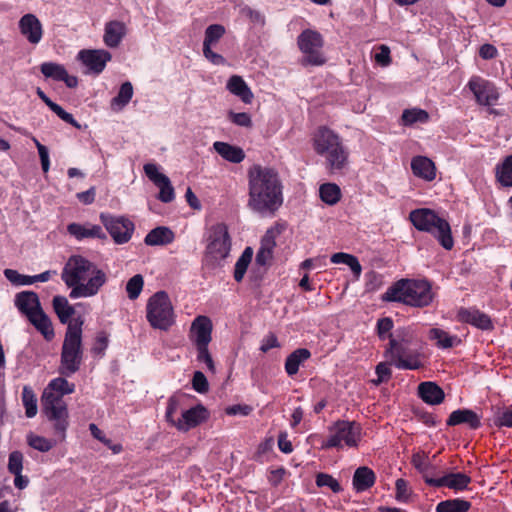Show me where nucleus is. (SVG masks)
Here are the masks:
<instances>
[{"label":"nucleus","mask_w":512,"mask_h":512,"mask_svg":"<svg viewBox=\"0 0 512 512\" xmlns=\"http://www.w3.org/2000/svg\"><path fill=\"white\" fill-rule=\"evenodd\" d=\"M53 309L62 324H69L71 317L75 313L74 307L69 304L64 296H55L53 298ZM74 319H72L73 321Z\"/></svg>","instance_id":"obj_36"},{"label":"nucleus","mask_w":512,"mask_h":512,"mask_svg":"<svg viewBox=\"0 0 512 512\" xmlns=\"http://www.w3.org/2000/svg\"><path fill=\"white\" fill-rule=\"evenodd\" d=\"M176 397H171L168 401L166 409V419L172 423L180 431H188L208 418V412L202 405H196L190 409L182 412L180 418H175V414L178 408Z\"/></svg>","instance_id":"obj_13"},{"label":"nucleus","mask_w":512,"mask_h":512,"mask_svg":"<svg viewBox=\"0 0 512 512\" xmlns=\"http://www.w3.org/2000/svg\"><path fill=\"white\" fill-rule=\"evenodd\" d=\"M331 262L334 264H345L347 265L352 273L354 274V277L358 280L360 278V275L362 273V266L357 259L352 254L344 253V252H338L334 253L331 258Z\"/></svg>","instance_id":"obj_37"},{"label":"nucleus","mask_w":512,"mask_h":512,"mask_svg":"<svg viewBox=\"0 0 512 512\" xmlns=\"http://www.w3.org/2000/svg\"><path fill=\"white\" fill-rule=\"evenodd\" d=\"M146 319L152 328L163 331L175 324L174 307L165 291H158L150 296L146 304Z\"/></svg>","instance_id":"obj_8"},{"label":"nucleus","mask_w":512,"mask_h":512,"mask_svg":"<svg viewBox=\"0 0 512 512\" xmlns=\"http://www.w3.org/2000/svg\"><path fill=\"white\" fill-rule=\"evenodd\" d=\"M434 294L427 280L401 279L387 289L384 299L401 302L414 307H425L431 304Z\"/></svg>","instance_id":"obj_4"},{"label":"nucleus","mask_w":512,"mask_h":512,"mask_svg":"<svg viewBox=\"0 0 512 512\" xmlns=\"http://www.w3.org/2000/svg\"><path fill=\"white\" fill-rule=\"evenodd\" d=\"M297 45L303 54L304 65L320 66L325 63L326 58L322 51L324 39L319 32L311 29L302 31L297 38Z\"/></svg>","instance_id":"obj_12"},{"label":"nucleus","mask_w":512,"mask_h":512,"mask_svg":"<svg viewBox=\"0 0 512 512\" xmlns=\"http://www.w3.org/2000/svg\"><path fill=\"white\" fill-rule=\"evenodd\" d=\"M212 330L211 319L207 316L199 315L191 323L189 338L196 347L197 360L204 363L210 372L215 373V365L208 350L209 343L212 340Z\"/></svg>","instance_id":"obj_9"},{"label":"nucleus","mask_w":512,"mask_h":512,"mask_svg":"<svg viewBox=\"0 0 512 512\" xmlns=\"http://www.w3.org/2000/svg\"><path fill=\"white\" fill-rule=\"evenodd\" d=\"M314 152L324 159L325 169L331 173H341L349 165V150L342 138L332 129L321 126L311 136Z\"/></svg>","instance_id":"obj_3"},{"label":"nucleus","mask_w":512,"mask_h":512,"mask_svg":"<svg viewBox=\"0 0 512 512\" xmlns=\"http://www.w3.org/2000/svg\"><path fill=\"white\" fill-rule=\"evenodd\" d=\"M390 364L387 362H381L376 366V374L378 376V379L375 382V384H380L384 381H387L391 376V369Z\"/></svg>","instance_id":"obj_62"},{"label":"nucleus","mask_w":512,"mask_h":512,"mask_svg":"<svg viewBox=\"0 0 512 512\" xmlns=\"http://www.w3.org/2000/svg\"><path fill=\"white\" fill-rule=\"evenodd\" d=\"M226 88L230 93L239 97L245 104H250L253 100V93L241 76H231L227 81Z\"/></svg>","instance_id":"obj_30"},{"label":"nucleus","mask_w":512,"mask_h":512,"mask_svg":"<svg viewBox=\"0 0 512 512\" xmlns=\"http://www.w3.org/2000/svg\"><path fill=\"white\" fill-rule=\"evenodd\" d=\"M386 358L399 369L416 370L422 366L419 354L403 347L395 339L389 341V347L385 351Z\"/></svg>","instance_id":"obj_15"},{"label":"nucleus","mask_w":512,"mask_h":512,"mask_svg":"<svg viewBox=\"0 0 512 512\" xmlns=\"http://www.w3.org/2000/svg\"><path fill=\"white\" fill-rule=\"evenodd\" d=\"M470 502L463 499L445 500L436 506V512H467L470 509Z\"/></svg>","instance_id":"obj_44"},{"label":"nucleus","mask_w":512,"mask_h":512,"mask_svg":"<svg viewBox=\"0 0 512 512\" xmlns=\"http://www.w3.org/2000/svg\"><path fill=\"white\" fill-rule=\"evenodd\" d=\"M205 259L216 265L228 257L231 250V237L224 223L210 226L205 233Z\"/></svg>","instance_id":"obj_11"},{"label":"nucleus","mask_w":512,"mask_h":512,"mask_svg":"<svg viewBox=\"0 0 512 512\" xmlns=\"http://www.w3.org/2000/svg\"><path fill=\"white\" fill-rule=\"evenodd\" d=\"M4 276L14 285L22 286V285H31L33 284V280L31 276L22 275L18 271L13 269H5Z\"/></svg>","instance_id":"obj_52"},{"label":"nucleus","mask_w":512,"mask_h":512,"mask_svg":"<svg viewBox=\"0 0 512 512\" xmlns=\"http://www.w3.org/2000/svg\"><path fill=\"white\" fill-rule=\"evenodd\" d=\"M375 482L376 475L374 471L367 466L357 468L352 478V486L357 493L367 491Z\"/></svg>","instance_id":"obj_27"},{"label":"nucleus","mask_w":512,"mask_h":512,"mask_svg":"<svg viewBox=\"0 0 512 512\" xmlns=\"http://www.w3.org/2000/svg\"><path fill=\"white\" fill-rule=\"evenodd\" d=\"M108 346V336L105 332H99L96 336L92 353L95 355H102Z\"/></svg>","instance_id":"obj_61"},{"label":"nucleus","mask_w":512,"mask_h":512,"mask_svg":"<svg viewBox=\"0 0 512 512\" xmlns=\"http://www.w3.org/2000/svg\"><path fill=\"white\" fill-rule=\"evenodd\" d=\"M192 387L198 393H205L209 389L208 381L201 371H196L192 378Z\"/></svg>","instance_id":"obj_59"},{"label":"nucleus","mask_w":512,"mask_h":512,"mask_svg":"<svg viewBox=\"0 0 512 512\" xmlns=\"http://www.w3.org/2000/svg\"><path fill=\"white\" fill-rule=\"evenodd\" d=\"M126 25L121 21H110L104 28L103 41L107 47L116 48L126 35Z\"/></svg>","instance_id":"obj_25"},{"label":"nucleus","mask_w":512,"mask_h":512,"mask_svg":"<svg viewBox=\"0 0 512 512\" xmlns=\"http://www.w3.org/2000/svg\"><path fill=\"white\" fill-rule=\"evenodd\" d=\"M61 277L70 289L71 299L93 297L107 281L106 273L81 255H73L68 259Z\"/></svg>","instance_id":"obj_2"},{"label":"nucleus","mask_w":512,"mask_h":512,"mask_svg":"<svg viewBox=\"0 0 512 512\" xmlns=\"http://www.w3.org/2000/svg\"><path fill=\"white\" fill-rule=\"evenodd\" d=\"M143 286H144V279H143L142 275L136 274L132 278H130L128 280V282L126 283V292H127L128 298L130 300L137 299L143 290Z\"/></svg>","instance_id":"obj_49"},{"label":"nucleus","mask_w":512,"mask_h":512,"mask_svg":"<svg viewBox=\"0 0 512 512\" xmlns=\"http://www.w3.org/2000/svg\"><path fill=\"white\" fill-rule=\"evenodd\" d=\"M411 170L413 174L427 182L436 178L435 163L426 156H415L411 160Z\"/></svg>","instance_id":"obj_23"},{"label":"nucleus","mask_w":512,"mask_h":512,"mask_svg":"<svg viewBox=\"0 0 512 512\" xmlns=\"http://www.w3.org/2000/svg\"><path fill=\"white\" fill-rule=\"evenodd\" d=\"M395 499L400 503H408L412 495V490L406 480L400 478L395 482Z\"/></svg>","instance_id":"obj_50"},{"label":"nucleus","mask_w":512,"mask_h":512,"mask_svg":"<svg viewBox=\"0 0 512 512\" xmlns=\"http://www.w3.org/2000/svg\"><path fill=\"white\" fill-rule=\"evenodd\" d=\"M84 320L81 316L74 318L66 329L59 366V373L71 376L79 371L83 359L82 326Z\"/></svg>","instance_id":"obj_5"},{"label":"nucleus","mask_w":512,"mask_h":512,"mask_svg":"<svg viewBox=\"0 0 512 512\" xmlns=\"http://www.w3.org/2000/svg\"><path fill=\"white\" fill-rule=\"evenodd\" d=\"M316 485L318 487H328L334 493L342 491L340 483L330 474L318 473L316 475Z\"/></svg>","instance_id":"obj_51"},{"label":"nucleus","mask_w":512,"mask_h":512,"mask_svg":"<svg viewBox=\"0 0 512 512\" xmlns=\"http://www.w3.org/2000/svg\"><path fill=\"white\" fill-rule=\"evenodd\" d=\"M319 196L325 204L333 206L341 199L340 187L335 183H324L319 188Z\"/></svg>","instance_id":"obj_39"},{"label":"nucleus","mask_w":512,"mask_h":512,"mask_svg":"<svg viewBox=\"0 0 512 512\" xmlns=\"http://www.w3.org/2000/svg\"><path fill=\"white\" fill-rule=\"evenodd\" d=\"M75 391V385L68 382L63 377L52 379L44 389L42 396L63 398L64 395L72 394Z\"/></svg>","instance_id":"obj_31"},{"label":"nucleus","mask_w":512,"mask_h":512,"mask_svg":"<svg viewBox=\"0 0 512 512\" xmlns=\"http://www.w3.org/2000/svg\"><path fill=\"white\" fill-rule=\"evenodd\" d=\"M174 240V233L167 227H157L145 237V244L150 246L169 244Z\"/></svg>","instance_id":"obj_35"},{"label":"nucleus","mask_w":512,"mask_h":512,"mask_svg":"<svg viewBox=\"0 0 512 512\" xmlns=\"http://www.w3.org/2000/svg\"><path fill=\"white\" fill-rule=\"evenodd\" d=\"M471 478L464 473H450L437 477L435 481H428L429 486L433 487H448L454 490H464L467 488Z\"/></svg>","instance_id":"obj_24"},{"label":"nucleus","mask_w":512,"mask_h":512,"mask_svg":"<svg viewBox=\"0 0 512 512\" xmlns=\"http://www.w3.org/2000/svg\"><path fill=\"white\" fill-rule=\"evenodd\" d=\"M467 87L473 93L479 105L493 106L499 99V92L496 86L482 77H471L467 83Z\"/></svg>","instance_id":"obj_16"},{"label":"nucleus","mask_w":512,"mask_h":512,"mask_svg":"<svg viewBox=\"0 0 512 512\" xmlns=\"http://www.w3.org/2000/svg\"><path fill=\"white\" fill-rule=\"evenodd\" d=\"M418 393L420 398L430 405L442 403L445 397L442 388L434 382H422L418 386Z\"/></svg>","instance_id":"obj_28"},{"label":"nucleus","mask_w":512,"mask_h":512,"mask_svg":"<svg viewBox=\"0 0 512 512\" xmlns=\"http://www.w3.org/2000/svg\"><path fill=\"white\" fill-rule=\"evenodd\" d=\"M22 404L25 408V415L27 418H33L37 415L38 405H37V397L33 389L25 385L22 389Z\"/></svg>","instance_id":"obj_40"},{"label":"nucleus","mask_w":512,"mask_h":512,"mask_svg":"<svg viewBox=\"0 0 512 512\" xmlns=\"http://www.w3.org/2000/svg\"><path fill=\"white\" fill-rule=\"evenodd\" d=\"M328 432L327 439L321 444L323 449L357 448L362 439V428L355 421H337Z\"/></svg>","instance_id":"obj_10"},{"label":"nucleus","mask_w":512,"mask_h":512,"mask_svg":"<svg viewBox=\"0 0 512 512\" xmlns=\"http://www.w3.org/2000/svg\"><path fill=\"white\" fill-rule=\"evenodd\" d=\"M68 233L77 240L86 238H105V234L99 225L70 223L67 226Z\"/></svg>","instance_id":"obj_26"},{"label":"nucleus","mask_w":512,"mask_h":512,"mask_svg":"<svg viewBox=\"0 0 512 512\" xmlns=\"http://www.w3.org/2000/svg\"><path fill=\"white\" fill-rule=\"evenodd\" d=\"M41 72L47 78L63 81L69 88H74L78 84L77 77L69 75L61 64L45 62L41 65Z\"/></svg>","instance_id":"obj_22"},{"label":"nucleus","mask_w":512,"mask_h":512,"mask_svg":"<svg viewBox=\"0 0 512 512\" xmlns=\"http://www.w3.org/2000/svg\"><path fill=\"white\" fill-rule=\"evenodd\" d=\"M50 109L63 121L76 128H80L79 123L74 119L73 115L66 112L60 105H50Z\"/></svg>","instance_id":"obj_60"},{"label":"nucleus","mask_w":512,"mask_h":512,"mask_svg":"<svg viewBox=\"0 0 512 512\" xmlns=\"http://www.w3.org/2000/svg\"><path fill=\"white\" fill-rule=\"evenodd\" d=\"M459 424H467L472 429L480 427V417L472 410L458 409L453 411L447 419V425L455 426Z\"/></svg>","instance_id":"obj_29"},{"label":"nucleus","mask_w":512,"mask_h":512,"mask_svg":"<svg viewBox=\"0 0 512 512\" xmlns=\"http://www.w3.org/2000/svg\"><path fill=\"white\" fill-rule=\"evenodd\" d=\"M248 206L260 214H273L283 203L278 173L269 167L253 165L248 170Z\"/></svg>","instance_id":"obj_1"},{"label":"nucleus","mask_w":512,"mask_h":512,"mask_svg":"<svg viewBox=\"0 0 512 512\" xmlns=\"http://www.w3.org/2000/svg\"><path fill=\"white\" fill-rule=\"evenodd\" d=\"M286 227L285 223H275L266 231L261 240L260 248L273 252L276 246V238L285 231Z\"/></svg>","instance_id":"obj_42"},{"label":"nucleus","mask_w":512,"mask_h":512,"mask_svg":"<svg viewBox=\"0 0 512 512\" xmlns=\"http://www.w3.org/2000/svg\"><path fill=\"white\" fill-rule=\"evenodd\" d=\"M214 150L226 161L238 164L245 159V152L242 148L226 142L216 141L213 144Z\"/></svg>","instance_id":"obj_32"},{"label":"nucleus","mask_w":512,"mask_h":512,"mask_svg":"<svg viewBox=\"0 0 512 512\" xmlns=\"http://www.w3.org/2000/svg\"><path fill=\"white\" fill-rule=\"evenodd\" d=\"M412 465L417 469V471L422 475L425 483L428 485V481H435L437 477H433L436 475L435 467L429 461L427 455L422 452H417L412 455L411 459Z\"/></svg>","instance_id":"obj_33"},{"label":"nucleus","mask_w":512,"mask_h":512,"mask_svg":"<svg viewBox=\"0 0 512 512\" xmlns=\"http://www.w3.org/2000/svg\"><path fill=\"white\" fill-rule=\"evenodd\" d=\"M401 120L405 126H410L415 123H426L429 120V114L427 111L420 108L406 109L402 113Z\"/></svg>","instance_id":"obj_45"},{"label":"nucleus","mask_w":512,"mask_h":512,"mask_svg":"<svg viewBox=\"0 0 512 512\" xmlns=\"http://www.w3.org/2000/svg\"><path fill=\"white\" fill-rule=\"evenodd\" d=\"M27 443L33 449L40 452H48L55 446V442L53 440L47 439L43 436L35 435L33 433L27 435Z\"/></svg>","instance_id":"obj_48"},{"label":"nucleus","mask_w":512,"mask_h":512,"mask_svg":"<svg viewBox=\"0 0 512 512\" xmlns=\"http://www.w3.org/2000/svg\"><path fill=\"white\" fill-rule=\"evenodd\" d=\"M429 338L436 342V345L442 349H448L459 343V339L456 336H451L444 330L439 328H432L429 331Z\"/></svg>","instance_id":"obj_41"},{"label":"nucleus","mask_w":512,"mask_h":512,"mask_svg":"<svg viewBox=\"0 0 512 512\" xmlns=\"http://www.w3.org/2000/svg\"><path fill=\"white\" fill-rule=\"evenodd\" d=\"M23 454L20 451H13L9 455L8 471L11 474H20L23 470Z\"/></svg>","instance_id":"obj_53"},{"label":"nucleus","mask_w":512,"mask_h":512,"mask_svg":"<svg viewBox=\"0 0 512 512\" xmlns=\"http://www.w3.org/2000/svg\"><path fill=\"white\" fill-rule=\"evenodd\" d=\"M101 221L117 244L128 242L134 231V224L125 217H113L101 214Z\"/></svg>","instance_id":"obj_18"},{"label":"nucleus","mask_w":512,"mask_h":512,"mask_svg":"<svg viewBox=\"0 0 512 512\" xmlns=\"http://www.w3.org/2000/svg\"><path fill=\"white\" fill-rule=\"evenodd\" d=\"M203 54L206 59H208L214 65H224L226 63L225 58L214 52L212 47H203Z\"/></svg>","instance_id":"obj_63"},{"label":"nucleus","mask_w":512,"mask_h":512,"mask_svg":"<svg viewBox=\"0 0 512 512\" xmlns=\"http://www.w3.org/2000/svg\"><path fill=\"white\" fill-rule=\"evenodd\" d=\"M43 412L53 422L54 430L65 438L69 426V413L66 402L58 397H41Z\"/></svg>","instance_id":"obj_14"},{"label":"nucleus","mask_w":512,"mask_h":512,"mask_svg":"<svg viewBox=\"0 0 512 512\" xmlns=\"http://www.w3.org/2000/svg\"><path fill=\"white\" fill-rule=\"evenodd\" d=\"M279 342L274 334H269L262 339L260 350L264 353L268 352L272 348L279 347Z\"/></svg>","instance_id":"obj_64"},{"label":"nucleus","mask_w":512,"mask_h":512,"mask_svg":"<svg viewBox=\"0 0 512 512\" xmlns=\"http://www.w3.org/2000/svg\"><path fill=\"white\" fill-rule=\"evenodd\" d=\"M253 250L251 247H246L241 256L238 258L234 268V279L241 282L247 271V268L252 260Z\"/></svg>","instance_id":"obj_46"},{"label":"nucleus","mask_w":512,"mask_h":512,"mask_svg":"<svg viewBox=\"0 0 512 512\" xmlns=\"http://www.w3.org/2000/svg\"><path fill=\"white\" fill-rule=\"evenodd\" d=\"M497 181L505 187H512V155L496 166Z\"/></svg>","instance_id":"obj_43"},{"label":"nucleus","mask_w":512,"mask_h":512,"mask_svg":"<svg viewBox=\"0 0 512 512\" xmlns=\"http://www.w3.org/2000/svg\"><path fill=\"white\" fill-rule=\"evenodd\" d=\"M143 170L148 179L159 189L158 199L163 203L172 202L175 198L174 188L170 179L161 172L160 166L147 163Z\"/></svg>","instance_id":"obj_17"},{"label":"nucleus","mask_w":512,"mask_h":512,"mask_svg":"<svg viewBox=\"0 0 512 512\" xmlns=\"http://www.w3.org/2000/svg\"><path fill=\"white\" fill-rule=\"evenodd\" d=\"M375 62L381 67H387L391 64L390 48L387 45H380L374 55Z\"/></svg>","instance_id":"obj_54"},{"label":"nucleus","mask_w":512,"mask_h":512,"mask_svg":"<svg viewBox=\"0 0 512 512\" xmlns=\"http://www.w3.org/2000/svg\"><path fill=\"white\" fill-rule=\"evenodd\" d=\"M393 328V321L389 317L381 318L377 321V333L381 339H385L389 337L390 340L393 339L390 331Z\"/></svg>","instance_id":"obj_57"},{"label":"nucleus","mask_w":512,"mask_h":512,"mask_svg":"<svg viewBox=\"0 0 512 512\" xmlns=\"http://www.w3.org/2000/svg\"><path fill=\"white\" fill-rule=\"evenodd\" d=\"M32 140L37 147L39 157L41 160V166L44 173H47L50 168V159H49V151L46 146L42 145L35 137H32Z\"/></svg>","instance_id":"obj_58"},{"label":"nucleus","mask_w":512,"mask_h":512,"mask_svg":"<svg viewBox=\"0 0 512 512\" xmlns=\"http://www.w3.org/2000/svg\"><path fill=\"white\" fill-rule=\"evenodd\" d=\"M225 27L220 24L209 25L205 30L203 47H213L225 34Z\"/></svg>","instance_id":"obj_47"},{"label":"nucleus","mask_w":512,"mask_h":512,"mask_svg":"<svg viewBox=\"0 0 512 512\" xmlns=\"http://www.w3.org/2000/svg\"><path fill=\"white\" fill-rule=\"evenodd\" d=\"M409 219L417 230L432 234L444 249L453 248L450 224L435 211L428 208L415 209L410 212Z\"/></svg>","instance_id":"obj_7"},{"label":"nucleus","mask_w":512,"mask_h":512,"mask_svg":"<svg viewBox=\"0 0 512 512\" xmlns=\"http://www.w3.org/2000/svg\"><path fill=\"white\" fill-rule=\"evenodd\" d=\"M111 58V53L104 49H82L77 54V60L86 67V73L95 75L105 69Z\"/></svg>","instance_id":"obj_19"},{"label":"nucleus","mask_w":512,"mask_h":512,"mask_svg":"<svg viewBox=\"0 0 512 512\" xmlns=\"http://www.w3.org/2000/svg\"><path fill=\"white\" fill-rule=\"evenodd\" d=\"M494 422L498 427L512 428V406L499 411Z\"/></svg>","instance_id":"obj_56"},{"label":"nucleus","mask_w":512,"mask_h":512,"mask_svg":"<svg viewBox=\"0 0 512 512\" xmlns=\"http://www.w3.org/2000/svg\"><path fill=\"white\" fill-rule=\"evenodd\" d=\"M21 35L32 45L38 44L43 37V26L40 20L31 13L23 15L18 23Z\"/></svg>","instance_id":"obj_20"},{"label":"nucleus","mask_w":512,"mask_h":512,"mask_svg":"<svg viewBox=\"0 0 512 512\" xmlns=\"http://www.w3.org/2000/svg\"><path fill=\"white\" fill-rule=\"evenodd\" d=\"M229 120L240 127L250 128L252 126L251 116L246 112L235 113L230 111L228 113Z\"/></svg>","instance_id":"obj_55"},{"label":"nucleus","mask_w":512,"mask_h":512,"mask_svg":"<svg viewBox=\"0 0 512 512\" xmlns=\"http://www.w3.org/2000/svg\"><path fill=\"white\" fill-rule=\"evenodd\" d=\"M311 357V353L306 348H299L293 351L285 361V371L289 376L295 375L301 364Z\"/></svg>","instance_id":"obj_34"},{"label":"nucleus","mask_w":512,"mask_h":512,"mask_svg":"<svg viewBox=\"0 0 512 512\" xmlns=\"http://www.w3.org/2000/svg\"><path fill=\"white\" fill-rule=\"evenodd\" d=\"M457 319L460 322L468 323L481 330L493 329L490 317L475 308H460L457 312Z\"/></svg>","instance_id":"obj_21"},{"label":"nucleus","mask_w":512,"mask_h":512,"mask_svg":"<svg viewBox=\"0 0 512 512\" xmlns=\"http://www.w3.org/2000/svg\"><path fill=\"white\" fill-rule=\"evenodd\" d=\"M133 86L129 81L124 82L118 91V94L111 100V108L114 111H121L133 97Z\"/></svg>","instance_id":"obj_38"},{"label":"nucleus","mask_w":512,"mask_h":512,"mask_svg":"<svg viewBox=\"0 0 512 512\" xmlns=\"http://www.w3.org/2000/svg\"><path fill=\"white\" fill-rule=\"evenodd\" d=\"M14 304L45 340L51 341L54 338L55 332L52 321L42 309L39 297L35 292L22 291L17 293Z\"/></svg>","instance_id":"obj_6"}]
</instances>
